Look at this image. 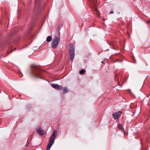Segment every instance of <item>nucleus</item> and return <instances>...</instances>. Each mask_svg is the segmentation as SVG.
Segmentation results:
<instances>
[{
	"mask_svg": "<svg viewBox=\"0 0 150 150\" xmlns=\"http://www.w3.org/2000/svg\"><path fill=\"white\" fill-rule=\"evenodd\" d=\"M31 74L33 76L38 77L41 73V71L40 69L35 65L33 64L31 66Z\"/></svg>",
	"mask_w": 150,
	"mask_h": 150,
	"instance_id": "1",
	"label": "nucleus"
},
{
	"mask_svg": "<svg viewBox=\"0 0 150 150\" xmlns=\"http://www.w3.org/2000/svg\"><path fill=\"white\" fill-rule=\"evenodd\" d=\"M57 131L54 130L51 134L50 139L49 142L47 145L46 150H50V148L54 142V139L57 134Z\"/></svg>",
	"mask_w": 150,
	"mask_h": 150,
	"instance_id": "2",
	"label": "nucleus"
},
{
	"mask_svg": "<svg viewBox=\"0 0 150 150\" xmlns=\"http://www.w3.org/2000/svg\"><path fill=\"white\" fill-rule=\"evenodd\" d=\"M60 41V33H59V37H55L52 41V48L55 49L57 47Z\"/></svg>",
	"mask_w": 150,
	"mask_h": 150,
	"instance_id": "3",
	"label": "nucleus"
},
{
	"mask_svg": "<svg viewBox=\"0 0 150 150\" xmlns=\"http://www.w3.org/2000/svg\"><path fill=\"white\" fill-rule=\"evenodd\" d=\"M69 50L70 59L72 62L75 56L74 48V46L71 45L69 48Z\"/></svg>",
	"mask_w": 150,
	"mask_h": 150,
	"instance_id": "4",
	"label": "nucleus"
},
{
	"mask_svg": "<svg viewBox=\"0 0 150 150\" xmlns=\"http://www.w3.org/2000/svg\"><path fill=\"white\" fill-rule=\"evenodd\" d=\"M51 86L53 88L56 89L62 90V87L57 84H51Z\"/></svg>",
	"mask_w": 150,
	"mask_h": 150,
	"instance_id": "5",
	"label": "nucleus"
},
{
	"mask_svg": "<svg viewBox=\"0 0 150 150\" xmlns=\"http://www.w3.org/2000/svg\"><path fill=\"white\" fill-rule=\"evenodd\" d=\"M121 114L120 112H115L113 114V117L115 119H117L120 117Z\"/></svg>",
	"mask_w": 150,
	"mask_h": 150,
	"instance_id": "6",
	"label": "nucleus"
},
{
	"mask_svg": "<svg viewBox=\"0 0 150 150\" xmlns=\"http://www.w3.org/2000/svg\"><path fill=\"white\" fill-rule=\"evenodd\" d=\"M36 131L38 134L39 135H42L43 134V130L41 128H37Z\"/></svg>",
	"mask_w": 150,
	"mask_h": 150,
	"instance_id": "7",
	"label": "nucleus"
},
{
	"mask_svg": "<svg viewBox=\"0 0 150 150\" xmlns=\"http://www.w3.org/2000/svg\"><path fill=\"white\" fill-rule=\"evenodd\" d=\"M52 37L51 36H48L46 39V41L48 42H50L52 40Z\"/></svg>",
	"mask_w": 150,
	"mask_h": 150,
	"instance_id": "8",
	"label": "nucleus"
},
{
	"mask_svg": "<svg viewBox=\"0 0 150 150\" xmlns=\"http://www.w3.org/2000/svg\"><path fill=\"white\" fill-rule=\"evenodd\" d=\"M118 128L122 131H124V129L122 127V125L120 124L118 125Z\"/></svg>",
	"mask_w": 150,
	"mask_h": 150,
	"instance_id": "9",
	"label": "nucleus"
},
{
	"mask_svg": "<svg viewBox=\"0 0 150 150\" xmlns=\"http://www.w3.org/2000/svg\"><path fill=\"white\" fill-rule=\"evenodd\" d=\"M68 91V90L66 88H65L63 89V93H66Z\"/></svg>",
	"mask_w": 150,
	"mask_h": 150,
	"instance_id": "10",
	"label": "nucleus"
},
{
	"mask_svg": "<svg viewBox=\"0 0 150 150\" xmlns=\"http://www.w3.org/2000/svg\"><path fill=\"white\" fill-rule=\"evenodd\" d=\"M85 70L84 69H81L79 71V74H82L84 73Z\"/></svg>",
	"mask_w": 150,
	"mask_h": 150,
	"instance_id": "11",
	"label": "nucleus"
},
{
	"mask_svg": "<svg viewBox=\"0 0 150 150\" xmlns=\"http://www.w3.org/2000/svg\"><path fill=\"white\" fill-rule=\"evenodd\" d=\"M146 23H147L148 24H150V21H149V20H148V21H146Z\"/></svg>",
	"mask_w": 150,
	"mask_h": 150,
	"instance_id": "12",
	"label": "nucleus"
},
{
	"mask_svg": "<svg viewBox=\"0 0 150 150\" xmlns=\"http://www.w3.org/2000/svg\"><path fill=\"white\" fill-rule=\"evenodd\" d=\"M113 13V11H111L110 13V14H111Z\"/></svg>",
	"mask_w": 150,
	"mask_h": 150,
	"instance_id": "13",
	"label": "nucleus"
},
{
	"mask_svg": "<svg viewBox=\"0 0 150 150\" xmlns=\"http://www.w3.org/2000/svg\"><path fill=\"white\" fill-rule=\"evenodd\" d=\"M62 26V25L61 24L59 25L58 26V27H61Z\"/></svg>",
	"mask_w": 150,
	"mask_h": 150,
	"instance_id": "14",
	"label": "nucleus"
}]
</instances>
